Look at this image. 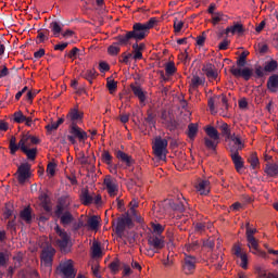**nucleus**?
Here are the masks:
<instances>
[{"label": "nucleus", "instance_id": "nucleus-56", "mask_svg": "<svg viewBox=\"0 0 278 278\" xmlns=\"http://www.w3.org/2000/svg\"><path fill=\"white\" fill-rule=\"evenodd\" d=\"M109 267L113 275H116L118 270H121V264H118V261L110 263Z\"/></svg>", "mask_w": 278, "mask_h": 278}, {"label": "nucleus", "instance_id": "nucleus-25", "mask_svg": "<svg viewBox=\"0 0 278 278\" xmlns=\"http://www.w3.org/2000/svg\"><path fill=\"white\" fill-rule=\"evenodd\" d=\"M202 71L208 79H218V71H216V67L212 63L204 65Z\"/></svg>", "mask_w": 278, "mask_h": 278}, {"label": "nucleus", "instance_id": "nucleus-18", "mask_svg": "<svg viewBox=\"0 0 278 278\" xmlns=\"http://www.w3.org/2000/svg\"><path fill=\"white\" fill-rule=\"evenodd\" d=\"M232 251L236 257L241 258V268H243V270H247L249 268V256L247 255V252H242V248L240 245H235L232 248Z\"/></svg>", "mask_w": 278, "mask_h": 278}, {"label": "nucleus", "instance_id": "nucleus-62", "mask_svg": "<svg viewBox=\"0 0 278 278\" xmlns=\"http://www.w3.org/2000/svg\"><path fill=\"white\" fill-rule=\"evenodd\" d=\"M99 71L100 73H108V71H110V64H108L106 62H100Z\"/></svg>", "mask_w": 278, "mask_h": 278}, {"label": "nucleus", "instance_id": "nucleus-58", "mask_svg": "<svg viewBox=\"0 0 278 278\" xmlns=\"http://www.w3.org/2000/svg\"><path fill=\"white\" fill-rule=\"evenodd\" d=\"M181 29H184V22H181L179 20H175L174 21V31L176 34H179V31H181Z\"/></svg>", "mask_w": 278, "mask_h": 278}, {"label": "nucleus", "instance_id": "nucleus-52", "mask_svg": "<svg viewBox=\"0 0 278 278\" xmlns=\"http://www.w3.org/2000/svg\"><path fill=\"white\" fill-rule=\"evenodd\" d=\"M106 88L109 89V92L112 94V92H115L116 88H118V83L115 80H108Z\"/></svg>", "mask_w": 278, "mask_h": 278}, {"label": "nucleus", "instance_id": "nucleus-16", "mask_svg": "<svg viewBox=\"0 0 278 278\" xmlns=\"http://www.w3.org/2000/svg\"><path fill=\"white\" fill-rule=\"evenodd\" d=\"M71 207V198L68 195H62L58 200L56 208L54 211L55 216H60L65 211H68Z\"/></svg>", "mask_w": 278, "mask_h": 278}, {"label": "nucleus", "instance_id": "nucleus-4", "mask_svg": "<svg viewBox=\"0 0 278 278\" xmlns=\"http://www.w3.org/2000/svg\"><path fill=\"white\" fill-rule=\"evenodd\" d=\"M31 138V135L29 134H25L22 135L21 140L18 141V143H16V137L12 136L10 141H9V151L11 155H16V152L22 150V149H26L28 147V142Z\"/></svg>", "mask_w": 278, "mask_h": 278}, {"label": "nucleus", "instance_id": "nucleus-32", "mask_svg": "<svg viewBox=\"0 0 278 278\" xmlns=\"http://www.w3.org/2000/svg\"><path fill=\"white\" fill-rule=\"evenodd\" d=\"M224 33L226 36H229V34H244V26L237 23L233 26L227 27Z\"/></svg>", "mask_w": 278, "mask_h": 278}, {"label": "nucleus", "instance_id": "nucleus-48", "mask_svg": "<svg viewBox=\"0 0 278 278\" xmlns=\"http://www.w3.org/2000/svg\"><path fill=\"white\" fill-rule=\"evenodd\" d=\"M10 262V252H0V266H5ZM1 277V274H0Z\"/></svg>", "mask_w": 278, "mask_h": 278}, {"label": "nucleus", "instance_id": "nucleus-55", "mask_svg": "<svg viewBox=\"0 0 278 278\" xmlns=\"http://www.w3.org/2000/svg\"><path fill=\"white\" fill-rule=\"evenodd\" d=\"M7 229H8L9 231L15 233V231H16V216H14L13 219H11V220L8 222Z\"/></svg>", "mask_w": 278, "mask_h": 278}, {"label": "nucleus", "instance_id": "nucleus-31", "mask_svg": "<svg viewBox=\"0 0 278 278\" xmlns=\"http://www.w3.org/2000/svg\"><path fill=\"white\" fill-rule=\"evenodd\" d=\"M62 27H64V25H62V23L58 21H53L50 23V29L54 38H60V34H62Z\"/></svg>", "mask_w": 278, "mask_h": 278}, {"label": "nucleus", "instance_id": "nucleus-15", "mask_svg": "<svg viewBox=\"0 0 278 278\" xmlns=\"http://www.w3.org/2000/svg\"><path fill=\"white\" fill-rule=\"evenodd\" d=\"M66 121L70 125H79L84 121V112L77 108L71 109L66 115Z\"/></svg>", "mask_w": 278, "mask_h": 278}, {"label": "nucleus", "instance_id": "nucleus-5", "mask_svg": "<svg viewBox=\"0 0 278 278\" xmlns=\"http://www.w3.org/2000/svg\"><path fill=\"white\" fill-rule=\"evenodd\" d=\"M67 140L71 144H77V140H79V142H86V140H88V132L77 125H70V135L67 136Z\"/></svg>", "mask_w": 278, "mask_h": 278}, {"label": "nucleus", "instance_id": "nucleus-45", "mask_svg": "<svg viewBox=\"0 0 278 278\" xmlns=\"http://www.w3.org/2000/svg\"><path fill=\"white\" fill-rule=\"evenodd\" d=\"M13 121L17 124L25 123V121H27V116L23 114V111H16L13 114Z\"/></svg>", "mask_w": 278, "mask_h": 278}, {"label": "nucleus", "instance_id": "nucleus-6", "mask_svg": "<svg viewBox=\"0 0 278 278\" xmlns=\"http://www.w3.org/2000/svg\"><path fill=\"white\" fill-rule=\"evenodd\" d=\"M134 227V220H131V217L129 214H124L121 217L117 218V224L115 227V233L118 236V238L125 237V229H131Z\"/></svg>", "mask_w": 278, "mask_h": 278}, {"label": "nucleus", "instance_id": "nucleus-59", "mask_svg": "<svg viewBox=\"0 0 278 278\" xmlns=\"http://www.w3.org/2000/svg\"><path fill=\"white\" fill-rule=\"evenodd\" d=\"M152 229L154 233H157V236H161V233L164 232V226H162L161 224H153Z\"/></svg>", "mask_w": 278, "mask_h": 278}, {"label": "nucleus", "instance_id": "nucleus-12", "mask_svg": "<svg viewBox=\"0 0 278 278\" xmlns=\"http://www.w3.org/2000/svg\"><path fill=\"white\" fill-rule=\"evenodd\" d=\"M242 149H244V142H242V139H240L239 136L230 137V142L227 147L229 155L238 154Z\"/></svg>", "mask_w": 278, "mask_h": 278}, {"label": "nucleus", "instance_id": "nucleus-17", "mask_svg": "<svg viewBox=\"0 0 278 278\" xmlns=\"http://www.w3.org/2000/svg\"><path fill=\"white\" fill-rule=\"evenodd\" d=\"M249 249H253L252 253L258 257H266V252L260 250V243L254 236L247 237Z\"/></svg>", "mask_w": 278, "mask_h": 278}, {"label": "nucleus", "instance_id": "nucleus-41", "mask_svg": "<svg viewBox=\"0 0 278 278\" xmlns=\"http://www.w3.org/2000/svg\"><path fill=\"white\" fill-rule=\"evenodd\" d=\"M223 136H226V138L231 139L236 137V135H231V129L229 128V125L227 123H223L219 127Z\"/></svg>", "mask_w": 278, "mask_h": 278}, {"label": "nucleus", "instance_id": "nucleus-46", "mask_svg": "<svg viewBox=\"0 0 278 278\" xmlns=\"http://www.w3.org/2000/svg\"><path fill=\"white\" fill-rule=\"evenodd\" d=\"M256 275L258 278H275V274L266 273L262 267H256Z\"/></svg>", "mask_w": 278, "mask_h": 278}, {"label": "nucleus", "instance_id": "nucleus-14", "mask_svg": "<svg viewBox=\"0 0 278 278\" xmlns=\"http://www.w3.org/2000/svg\"><path fill=\"white\" fill-rule=\"evenodd\" d=\"M29 170H31V165H29L28 163H23L17 168L16 175L18 184H25V181H27V179L31 177V173H29Z\"/></svg>", "mask_w": 278, "mask_h": 278}, {"label": "nucleus", "instance_id": "nucleus-60", "mask_svg": "<svg viewBox=\"0 0 278 278\" xmlns=\"http://www.w3.org/2000/svg\"><path fill=\"white\" fill-rule=\"evenodd\" d=\"M68 242H71V241L56 240V245L59 247V249H61V251H66V249L68 247Z\"/></svg>", "mask_w": 278, "mask_h": 278}, {"label": "nucleus", "instance_id": "nucleus-27", "mask_svg": "<svg viewBox=\"0 0 278 278\" xmlns=\"http://www.w3.org/2000/svg\"><path fill=\"white\" fill-rule=\"evenodd\" d=\"M267 90H269V92H277L278 74H273L271 76H269V78L267 79Z\"/></svg>", "mask_w": 278, "mask_h": 278}, {"label": "nucleus", "instance_id": "nucleus-53", "mask_svg": "<svg viewBox=\"0 0 278 278\" xmlns=\"http://www.w3.org/2000/svg\"><path fill=\"white\" fill-rule=\"evenodd\" d=\"M257 233V229L251 228V223L245 224V236L249 238L250 236H255Z\"/></svg>", "mask_w": 278, "mask_h": 278}, {"label": "nucleus", "instance_id": "nucleus-28", "mask_svg": "<svg viewBox=\"0 0 278 278\" xmlns=\"http://www.w3.org/2000/svg\"><path fill=\"white\" fill-rule=\"evenodd\" d=\"M230 157L232 160V164L235 165L237 173H240V169L244 168V161H242V156H240V153H237L230 154Z\"/></svg>", "mask_w": 278, "mask_h": 278}, {"label": "nucleus", "instance_id": "nucleus-30", "mask_svg": "<svg viewBox=\"0 0 278 278\" xmlns=\"http://www.w3.org/2000/svg\"><path fill=\"white\" fill-rule=\"evenodd\" d=\"M135 97H137L139 99V101L141 103H144L147 101V94L144 93V91L142 90V88L140 86H130Z\"/></svg>", "mask_w": 278, "mask_h": 278}, {"label": "nucleus", "instance_id": "nucleus-22", "mask_svg": "<svg viewBox=\"0 0 278 278\" xmlns=\"http://www.w3.org/2000/svg\"><path fill=\"white\" fill-rule=\"evenodd\" d=\"M55 217L60 218V223L61 225H63V227L71 225V223L75 220V217L73 216V213H71V211H63L62 214L55 215Z\"/></svg>", "mask_w": 278, "mask_h": 278}, {"label": "nucleus", "instance_id": "nucleus-7", "mask_svg": "<svg viewBox=\"0 0 278 278\" xmlns=\"http://www.w3.org/2000/svg\"><path fill=\"white\" fill-rule=\"evenodd\" d=\"M160 118H161L162 125H164V127L169 131H175L178 129L179 122H177V119H175V116L167 110L165 109L161 110Z\"/></svg>", "mask_w": 278, "mask_h": 278}, {"label": "nucleus", "instance_id": "nucleus-57", "mask_svg": "<svg viewBox=\"0 0 278 278\" xmlns=\"http://www.w3.org/2000/svg\"><path fill=\"white\" fill-rule=\"evenodd\" d=\"M264 72L265 71L262 66H257L252 77H255V79H262V77H264Z\"/></svg>", "mask_w": 278, "mask_h": 278}, {"label": "nucleus", "instance_id": "nucleus-51", "mask_svg": "<svg viewBox=\"0 0 278 278\" xmlns=\"http://www.w3.org/2000/svg\"><path fill=\"white\" fill-rule=\"evenodd\" d=\"M155 114L148 111V116L144 118L146 123L150 125V127H155Z\"/></svg>", "mask_w": 278, "mask_h": 278}, {"label": "nucleus", "instance_id": "nucleus-20", "mask_svg": "<svg viewBox=\"0 0 278 278\" xmlns=\"http://www.w3.org/2000/svg\"><path fill=\"white\" fill-rule=\"evenodd\" d=\"M114 40L116 41L113 42V45H111L108 48L109 55H118V53H121V47H128V45H130V43H121V39H118V35L114 37Z\"/></svg>", "mask_w": 278, "mask_h": 278}, {"label": "nucleus", "instance_id": "nucleus-40", "mask_svg": "<svg viewBox=\"0 0 278 278\" xmlns=\"http://www.w3.org/2000/svg\"><path fill=\"white\" fill-rule=\"evenodd\" d=\"M172 210L174 212H186V202L177 201V202H170L169 203Z\"/></svg>", "mask_w": 278, "mask_h": 278}, {"label": "nucleus", "instance_id": "nucleus-42", "mask_svg": "<svg viewBox=\"0 0 278 278\" xmlns=\"http://www.w3.org/2000/svg\"><path fill=\"white\" fill-rule=\"evenodd\" d=\"M92 257H101L103 255V252L101 251V244L97 241L92 243Z\"/></svg>", "mask_w": 278, "mask_h": 278}, {"label": "nucleus", "instance_id": "nucleus-2", "mask_svg": "<svg viewBox=\"0 0 278 278\" xmlns=\"http://www.w3.org/2000/svg\"><path fill=\"white\" fill-rule=\"evenodd\" d=\"M249 56V51H243L238 60H237V66L233 65L230 67V73L233 75V77L244 79V81H249L251 77H253V68L245 67L247 66V58Z\"/></svg>", "mask_w": 278, "mask_h": 278}, {"label": "nucleus", "instance_id": "nucleus-3", "mask_svg": "<svg viewBox=\"0 0 278 278\" xmlns=\"http://www.w3.org/2000/svg\"><path fill=\"white\" fill-rule=\"evenodd\" d=\"M206 137H204V147L207 151H212L216 153V149H218V144H220V134L214 126H207L205 128Z\"/></svg>", "mask_w": 278, "mask_h": 278}, {"label": "nucleus", "instance_id": "nucleus-54", "mask_svg": "<svg viewBox=\"0 0 278 278\" xmlns=\"http://www.w3.org/2000/svg\"><path fill=\"white\" fill-rule=\"evenodd\" d=\"M112 160H113V157H112V154H110V152L104 151L102 153V162L104 164H108V166H110V164H112Z\"/></svg>", "mask_w": 278, "mask_h": 278}, {"label": "nucleus", "instance_id": "nucleus-10", "mask_svg": "<svg viewBox=\"0 0 278 278\" xmlns=\"http://www.w3.org/2000/svg\"><path fill=\"white\" fill-rule=\"evenodd\" d=\"M168 147V140L162 139L161 137L156 138L153 146L154 155L164 160L166 157L165 151Z\"/></svg>", "mask_w": 278, "mask_h": 278}, {"label": "nucleus", "instance_id": "nucleus-24", "mask_svg": "<svg viewBox=\"0 0 278 278\" xmlns=\"http://www.w3.org/2000/svg\"><path fill=\"white\" fill-rule=\"evenodd\" d=\"M200 86H205V78L193 76L189 86V92H197Z\"/></svg>", "mask_w": 278, "mask_h": 278}, {"label": "nucleus", "instance_id": "nucleus-26", "mask_svg": "<svg viewBox=\"0 0 278 278\" xmlns=\"http://www.w3.org/2000/svg\"><path fill=\"white\" fill-rule=\"evenodd\" d=\"M264 173L267 177H278V163H267Z\"/></svg>", "mask_w": 278, "mask_h": 278}, {"label": "nucleus", "instance_id": "nucleus-47", "mask_svg": "<svg viewBox=\"0 0 278 278\" xmlns=\"http://www.w3.org/2000/svg\"><path fill=\"white\" fill-rule=\"evenodd\" d=\"M132 53H134V60L138 61V60H142V50L138 48V41H136L132 45Z\"/></svg>", "mask_w": 278, "mask_h": 278}, {"label": "nucleus", "instance_id": "nucleus-39", "mask_svg": "<svg viewBox=\"0 0 278 278\" xmlns=\"http://www.w3.org/2000/svg\"><path fill=\"white\" fill-rule=\"evenodd\" d=\"M21 219L25 220V223H31V207H25L20 213Z\"/></svg>", "mask_w": 278, "mask_h": 278}, {"label": "nucleus", "instance_id": "nucleus-43", "mask_svg": "<svg viewBox=\"0 0 278 278\" xmlns=\"http://www.w3.org/2000/svg\"><path fill=\"white\" fill-rule=\"evenodd\" d=\"M54 229H55V232L58 233L59 238H61V239H56V240L71 241V236H68V232H66L65 230H62V228H60V226H56Z\"/></svg>", "mask_w": 278, "mask_h": 278}, {"label": "nucleus", "instance_id": "nucleus-38", "mask_svg": "<svg viewBox=\"0 0 278 278\" xmlns=\"http://www.w3.org/2000/svg\"><path fill=\"white\" fill-rule=\"evenodd\" d=\"M248 162L253 170L260 168V159L257 157V153H252L250 157H248Z\"/></svg>", "mask_w": 278, "mask_h": 278}, {"label": "nucleus", "instance_id": "nucleus-64", "mask_svg": "<svg viewBox=\"0 0 278 278\" xmlns=\"http://www.w3.org/2000/svg\"><path fill=\"white\" fill-rule=\"evenodd\" d=\"M93 277L101 278V274L99 273V264H94L91 266Z\"/></svg>", "mask_w": 278, "mask_h": 278}, {"label": "nucleus", "instance_id": "nucleus-49", "mask_svg": "<svg viewBox=\"0 0 278 278\" xmlns=\"http://www.w3.org/2000/svg\"><path fill=\"white\" fill-rule=\"evenodd\" d=\"M55 168H58V164L54 162H50L47 166V173L49 177H55Z\"/></svg>", "mask_w": 278, "mask_h": 278}, {"label": "nucleus", "instance_id": "nucleus-36", "mask_svg": "<svg viewBox=\"0 0 278 278\" xmlns=\"http://www.w3.org/2000/svg\"><path fill=\"white\" fill-rule=\"evenodd\" d=\"M81 77L84 79H87V81H89V84H92V80L97 78V70H94V68L87 70L81 73Z\"/></svg>", "mask_w": 278, "mask_h": 278}, {"label": "nucleus", "instance_id": "nucleus-9", "mask_svg": "<svg viewBox=\"0 0 278 278\" xmlns=\"http://www.w3.org/2000/svg\"><path fill=\"white\" fill-rule=\"evenodd\" d=\"M148 244L150 249L147 250L148 253H152V255H155V253H160L162 249H164L165 243L164 239L157 237V236H152L148 239Z\"/></svg>", "mask_w": 278, "mask_h": 278}, {"label": "nucleus", "instance_id": "nucleus-37", "mask_svg": "<svg viewBox=\"0 0 278 278\" xmlns=\"http://www.w3.org/2000/svg\"><path fill=\"white\" fill-rule=\"evenodd\" d=\"M21 151L25 153L28 160H36V155H38V149L36 148H33V149H29L28 147L22 148Z\"/></svg>", "mask_w": 278, "mask_h": 278}, {"label": "nucleus", "instance_id": "nucleus-29", "mask_svg": "<svg viewBox=\"0 0 278 278\" xmlns=\"http://www.w3.org/2000/svg\"><path fill=\"white\" fill-rule=\"evenodd\" d=\"M80 201L83 205H91V203L94 201V198L90 195L88 189H83L80 192Z\"/></svg>", "mask_w": 278, "mask_h": 278}, {"label": "nucleus", "instance_id": "nucleus-61", "mask_svg": "<svg viewBox=\"0 0 278 278\" xmlns=\"http://www.w3.org/2000/svg\"><path fill=\"white\" fill-rule=\"evenodd\" d=\"M59 127H60V126H59L55 122H52L51 124H48V125L46 126V129H47V132H48V134H51V131L58 130Z\"/></svg>", "mask_w": 278, "mask_h": 278}, {"label": "nucleus", "instance_id": "nucleus-35", "mask_svg": "<svg viewBox=\"0 0 278 278\" xmlns=\"http://www.w3.org/2000/svg\"><path fill=\"white\" fill-rule=\"evenodd\" d=\"M278 71V62L274 59L265 63L264 72L265 73H275Z\"/></svg>", "mask_w": 278, "mask_h": 278}, {"label": "nucleus", "instance_id": "nucleus-8", "mask_svg": "<svg viewBox=\"0 0 278 278\" xmlns=\"http://www.w3.org/2000/svg\"><path fill=\"white\" fill-rule=\"evenodd\" d=\"M53 257H55V248L51 245L45 247L40 254L41 264H43L46 268H51V266H53Z\"/></svg>", "mask_w": 278, "mask_h": 278}, {"label": "nucleus", "instance_id": "nucleus-23", "mask_svg": "<svg viewBox=\"0 0 278 278\" xmlns=\"http://www.w3.org/2000/svg\"><path fill=\"white\" fill-rule=\"evenodd\" d=\"M116 157L117 160H121L123 164H126L127 168L134 166V164L136 163V161L134 160V157H131V155L121 150L116 152Z\"/></svg>", "mask_w": 278, "mask_h": 278}, {"label": "nucleus", "instance_id": "nucleus-44", "mask_svg": "<svg viewBox=\"0 0 278 278\" xmlns=\"http://www.w3.org/2000/svg\"><path fill=\"white\" fill-rule=\"evenodd\" d=\"M88 227H90V229L94 230V229H99V216L93 215L91 216L88 222H87Z\"/></svg>", "mask_w": 278, "mask_h": 278}, {"label": "nucleus", "instance_id": "nucleus-11", "mask_svg": "<svg viewBox=\"0 0 278 278\" xmlns=\"http://www.w3.org/2000/svg\"><path fill=\"white\" fill-rule=\"evenodd\" d=\"M58 270L62 274L63 278H75L77 277V270L73 266V261H67L63 264H60Z\"/></svg>", "mask_w": 278, "mask_h": 278}, {"label": "nucleus", "instance_id": "nucleus-63", "mask_svg": "<svg viewBox=\"0 0 278 278\" xmlns=\"http://www.w3.org/2000/svg\"><path fill=\"white\" fill-rule=\"evenodd\" d=\"M200 243L199 241H192L190 244L187 245V251H197L199 249Z\"/></svg>", "mask_w": 278, "mask_h": 278}, {"label": "nucleus", "instance_id": "nucleus-50", "mask_svg": "<svg viewBox=\"0 0 278 278\" xmlns=\"http://www.w3.org/2000/svg\"><path fill=\"white\" fill-rule=\"evenodd\" d=\"M166 75H175L177 73V67H175V63L169 62L165 66Z\"/></svg>", "mask_w": 278, "mask_h": 278}, {"label": "nucleus", "instance_id": "nucleus-1", "mask_svg": "<svg viewBox=\"0 0 278 278\" xmlns=\"http://www.w3.org/2000/svg\"><path fill=\"white\" fill-rule=\"evenodd\" d=\"M155 23H157L155 17H151L148 22L144 23H135L132 25V30H127L125 34L118 35L119 43L131 45V40H136V42L144 40V38L149 36V31L155 27Z\"/></svg>", "mask_w": 278, "mask_h": 278}, {"label": "nucleus", "instance_id": "nucleus-21", "mask_svg": "<svg viewBox=\"0 0 278 278\" xmlns=\"http://www.w3.org/2000/svg\"><path fill=\"white\" fill-rule=\"evenodd\" d=\"M195 189L199 192V194L202 195H207V193L210 192V180L207 179H199L197 185H195Z\"/></svg>", "mask_w": 278, "mask_h": 278}, {"label": "nucleus", "instance_id": "nucleus-19", "mask_svg": "<svg viewBox=\"0 0 278 278\" xmlns=\"http://www.w3.org/2000/svg\"><path fill=\"white\" fill-rule=\"evenodd\" d=\"M110 197H115L116 192H118V185L116 184V179L112 178V176H106L103 181Z\"/></svg>", "mask_w": 278, "mask_h": 278}, {"label": "nucleus", "instance_id": "nucleus-34", "mask_svg": "<svg viewBox=\"0 0 278 278\" xmlns=\"http://www.w3.org/2000/svg\"><path fill=\"white\" fill-rule=\"evenodd\" d=\"M220 21H223L224 23H227V21H229V16L225 15L223 12H215V14L212 15L213 25H218Z\"/></svg>", "mask_w": 278, "mask_h": 278}, {"label": "nucleus", "instance_id": "nucleus-13", "mask_svg": "<svg viewBox=\"0 0 278 278\" xmlns=\"http://www.w3.org/2000/svg\"><path fill=\"white\" fill-rule=\"evenodd\" d=\"M182 270L185 275H192L197 270V257L185 254Z\"/></svg>", "mask_w": 278, "mask_h": 278}, {"label": "nucleus", "instance_id": "nucleus-33", "mask_svg": "<svg viewBox=\"0 0 278 278\" xmlns=\"http://www.w3.org/2000/svg\"><path fill=\"white\" fill-rule=\"evenodd\" d=\"M199 134V124L191 123L188 125L187 136L191 140H194L197 138V135Z\"/></svg>", "mask_w": 278, "mask_h": 278}]
</instances>
